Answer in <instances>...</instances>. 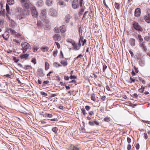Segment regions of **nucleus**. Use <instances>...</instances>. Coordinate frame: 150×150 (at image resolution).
I'll return each instance as SVG.
<instances>
[{
  "label": "nucleus",
  "instance_id": "1",
  "mask_svg": "<svg viewBox=\"0 0 150 150\" xmlns=\"http://www.w3.org/2000/svg\"><path fill=\"white\" fill-rule=\"evenodd\" d=\"M16 11L17 18L18 19L21 20L24 18V14L23 11L21 8L18 7L16 9Z\"/></svg>",
  "mask_w": 150,
  "mask_h": 150
},
{
  "label": "nucleus",
  "instance_id": "2",
  "mask_svg": "<svg viewBox=\"0 0 150 150\" xmlns=\"http://www.w3.org/2000/svg\"><path fill=\"white\" fill-rule=\"evenodd\" d=\"M46 9L43 10L42 11L40 16V18L41 20L46 23H48L49 21L46 17Z\"/></svg>",
  "mask_w": 150,
  "mask_h": 150
},
{
  "label": "nucleus",
  "instance_id": "3",
  "mask_svg": "<svg viewBox=\"0 0 150 150\" xmlns=\"http://www.w3.org/2000/svg\"><path fill=\"white\" fill-rule=\"evenodd\" d=\"M9 30H10L11 34L14 36L16 38L23 39V37L22 35L20 33L16 32L14 30L10 28Z\"/></svg>",
  "mask_w": 150,
  "mask_h": 150
},
{
  "label": "nucleus",
  "instance_id": "4",
  "mask_svg": "<svg viewBox=\"0 0 150 150\" xmlns=\"http://www.w3.org/2000/svg\"><path fill=\"white\" fill-rule=\"evenodd\" d=\"M22 46V49L23 53H24L28 49L31 48L30 45L28 43L26 42H24L21 44Z\"/></svg>",
  "mask_w": 150,
  "mask_h": 150
},
{
  "label": "nucleus",
  "instance_id": "5",
  "mask_svg": "<svg viewBox=\"0 0 150 150\" xmlns=\"http://www.w3.org/2000/svg\"><path fill=\"white\" fill-rule=\"evenodd\" d=\"M23 6L27 8H29L31 6L29 0H19Z\"/></svg>",
  "mask_w": 150,
  "mask_h": 150
},
{
  "label": "nucleus",
  "instance_id": "6",
  "mask_svg": "<svg viewBox=\"0 0 150 150\" xmlns=\"http://www.w3.org/2000/svg\"><path fill=\"white\" fill-rule=\"evenodd\" d=\"M133 27L136 30L142 31V29L139 24L136 22L134 21L133 23Z\"/></svg>",
  "mask_w": 150,
  "mask_h": 150
},
{
  "label": "nucleus",
  "instance_id": "7",
  "mask_svg": "<svg viewBox=\"0 0 150 150\" xmlns=\"http://www.w3.org/2000/svg\"><path fill=\"white\" fill-rule=\"evenodd\" d=\"M73 48L75 49V50H79L81 46V42H80V40L79 41V42L76 43L75 42L72 45Z\"/></svg>",
  "mask_w": 150,
  "mask_h": 150
},
{
  "label": "nucleus",
  "instance_id": "8",
  "mask_svg": "<svg viewBox=\"0 0 150 150\" xmlns=\"http://www.w3.org/2000/svg\"><path fill=\"white\" fill-rule=\"evenodd\" d=\"M79 2L78 0H74L72 2V7L74 9L79 8Z\"/></svg>",
  "mask_w": 150,
  "mask_h": 150
},
{
  "label": "nucleus",
  "instance_id": "9",
  "mask_svg": "<svg viewBox=\"0 0 150 150\" xmlns=\"http://www.w3.org/2000/svg\"><path fill=\"white\" fill-rule=\"evenodd\" d=\"M48 13L50 15L55 16L57 15V11L54 9L51 8L50 9Z\"/></svg>",
  "mask_w": 150,
  "mask_h": 150
},
{
  "label": "nucleus",
  "instance_id": "10",
  "mask_svg": "<svg viewBox=\"0 0 150 150\" xmlns=\"http://www.w3.org/2000/svg\"><path fill=\"white\" fill-rule=\"evenodd\" d=\"M31 12L32 16L34 17L37 18L38 16V13L35 7H32L31 9Z\"/></svg>",
  "mask_w": 150,
  "mask_h": 150
},
{
  "label": "nucleus",
  "instance_id": "11",
  "mask_svg": "<svg viewBox=\"0 0 150 150\" xmlns=\"http://www.w3.org/2000/svg\"><path fill=\"white\" fill-rule=\"evenodd\" d=\"M53 39L55 41H59L61 39V35L58 34H56L54 35L53 37Z\"/></svg>",
  "mask_w": 150,
  "mask_h": 150
},
{
  "label": "nucleus",
  "instance_id": "12",
  "mask_svg": "<svg viewBox=\"0 0 150 150\" xmlns=\"http://www.w3.org/2000/svg\"><path fill=\"white\" fill-rule=\"evenodd\" d=\"M144 18L146 22L150 23V13L144 16Z\"/></svg>",
  "mask_w": 150,
  "mask_h": 150
},
{
  "label": "nucleus",
  "instance_id": "13",
  "mask_svg": "<svg viewBox=\"0 0 150 150\" xmlns=\"http://www.w3.org/2000/svg\"><path fill=\"white\" fill-rule=\"evenodd\" d=\"M141 11L140 8H137L135 9L134 12V15L135 16L139 17L141 14Z\"/></svg>",
  "mask_w": 150,
  "mask_h": 150
},
{
  "label": "nucleus",
  "instance_id": "14",
  "mask_svg": "<svg viewBox=\"0 0 150 150\" xmlns=\"http://www.w3.org/2000/svg\"><path fill=\"white\" fill-rule=\"evenodd\" d=\"M140 46L142 48L144 51L146 52L147 50V48L145 44V42H141L140 43Z\"/></svg>",
  "mask_w": 150,
  "mask_h": 150
},
{
  "label": "nucleus",
  "instance_id": "15",
  "mask_svg": "<svg viewBox=\"0 0 150 150\" xmlns=\"http://www.w3.org/2000/svg\"><path fill=\"white\" fill-rule=\"evenodd\" d=\"M2 36L4 39L7 40L9 38V35L8 32L6 31L2 35Z\"/></svg>",
  "mask_w": 150,
  "mask_h": 150
},
{
  "label": "nucleus",
  "instance_id": "16",
  "mask_svg": "<svg viewBox=\"0 0 150 150\" xmlns=\"http://www.w3.org/2000/svg\"><path fill=\"white\" fill-rule=\"evenodd\" d=\"M58 1V4L59 5L64 7L66 5V4L62 0H57Z\"/></svg>",
  "mask_w": 150,
  "mask_h": 150
},
{
  "label": "nucleus",
  "instance_id": "17",
  "mask_svg": "<svg viewBox=\"0 0 150 150\" xmlns=\"http://www.w3.org/2000/svg\"><path fill=\"white\" fill-rule=\"evenodd\" d=\"M38 74L40 76H43L44 74L43 73L42 70L41 69H39L37 71Z\"/></svg>",
  "mask_w": 150,
  "mask_h": 150
},
{
  "label": "nucleus",
  "instance_id": "18",
  "mask_svg": "<svg viewBox=\"0 0 150 150\" xmlns=\"http://www.w3.org/2000/svg\"><path fill=\"white\" fill-rule=\"evenodd\" d=\"M135 40L134 39L131 38L129 40V43L132 46H134L135 45Z\"/></svg>",
  "mask_w": 150,
  "mask_h": 150
},
{
  "label": "nucleus",
  "instance_id": "19",
  "mask_svg": "<svg viewBox=\"0 0 150 150\" xmlns=\"http://www.w3.org/2000/svg\"><path fill=\"white\" fill-rule=\"evenodd\" d=\"M44 2L42 0H39L37 3L36 5L38 7H41L43 6Z\"/></svg>",
  "mask_w": 150,
  "mask_h": 150
},
{
  "label": "nucleus",
  "instance_id": "20",
  "mask_svg": "<svg viewBox=\"0 0 150 150\" xmlns=\"http://www.w3.org/2000/svg\"><path fill=\"white\" fill-rule=\"evenodd\" d=\"M71 17L69 15H67L65 18V21L66 23H69L70 21V19L71 18Z\"/></svg>",
  "mask_w": 150,
  "mask_h": 150
},
{
  "label": "nucleus",
  "instance_id": "21",
  "mask_svg": "<svg viewBox=\"0 0 150 150\" xmlns=\"http://www.w3.org/2000/svg\"><path fill=\"white\" fill-rule=\"evenodd\" d=\"M61 63L63 66L65 67L67 66L68 64L67 61V60H62L60 62Z\"/></svg>",
  "mask_w": 150,
  "mask_h": 150
},
{
  "label": "nucleus",
  "instance_id": "22",
  "mask_svg": "<svg viewBox=\"0 0 150 150\" xmlns=\"http://www.w3.org/2000/svg\"><path fill=\"white\" fill-rule=\"evenodd\" d=\"M53 3V0H46V3L48 6H51Z\"/></svg>",
  "mask_w": 150,
  "mask_h": 150
},
{
  "label": "nucleus",
  "instance_id": "23",
  "mask_svg": "<svg viewBox=\"0 0 150 150\" xmlns=\"http://www.w3.org/2000/svg\"><path fill=\"white\" fill-rule=\"evenodd\" d=\"M70 150H79V149L77 146L71 145Z\"/></svg>",
  "mask_w": 150,
  "mask_h": 150
},
{
  "label": "nucleus",
  "instance_id": "24",
  "mask_svg": "<svg viewBox=\"0 0 150 150\" xmlns=\"http://www.w3.org/2000/svg\"><path fill=\"white\" fill-rule=\"evenodd\" d=\"M60 29L61 32L62 33H64L66 31V29L64 26H62L60 27Z\"/></svg>",
  "mask_w": 150,
  "mask_h": 150
},
{
  "label": "nucleus",
  "instance_id": "25",
  "mask_svg": "<svg viewBox=\"0 0 150 150\" xmlns=\"http://www.w3.org/2000/svg\"><path fill=\"white\" fill-rule=\"evenodd\" d=\"M9 21L10 23V26L13 28H14L16 24L15 23L14 21L12 20H9Z\"/></svg>",
  "mask_w": 150,
  "mask_h": 150
},
{
  "label": "nucleus",
  "instance_id": "26",
  "mask_svg": "<svg viewBox=\"0 0 150 150\" xmlns=\"http://www.w3.org/2000/svg\"><path fill=\"white\" fill-rule=\"evenodd\" d=\"M29 56V54H23L21 55V58L22 59H25Z\"/></svg>",
  "mask_w": 150,
  "mask_h": 150
},
{
  "label": "nucleus",
  "instance_id": "27",
  "mask_svg": "<svg viewBox=\"0 0 150 150\" xmlns=\"http://www.w3.org/2000/svg\"><path fill=\"white\" fill-rule=\"evenodd\" d=\"M67 41L68 42L70 43L72 45L73 44V43L75 42V41L72 40V39H67Z\"/></svg>",
  "mask_w": 150,
  "mask_h": 150
},
{
  "label": "nucleus",
  "instance_id": "28",
  "mask_svg": "<svg viewBox=\"0 0 150 150\" xmlns=\"http://www.w3.org/2000/svg\"><path fill=\"white\" fill-rule=\"evenodd\" d=\"M49 48L47 47H44L41 48V50L43 52H45L48 51Z\"/></svg>",
  "mask_w": 150,
  "mask_h": 150
},
{
  "label": "nucleus",
  "instance_id": "29",
  "mask_svg": "<svg viewBox=\"0 0 150 150\" xmlns=\"http://www.w3.org/2000/svg\"><path fill=\"white\" fill-rule=\"evenodd\" d=\"M8 4L10 5H13L14 3V0H7Z\"/></svg>",
  "mask_w": 150,
  "mask_h": 150
},
{
  "label": "nucleus",
  "instance_id": "30",
  "mask_svg": "<svg viewBox=\"0 0 150 150\" xmlns=\"http://www.w3.org/2000/svg\"><path fill=\"white\" fill-rule=\"evenodd\" d=\"M144 39L147 41L150 42V36H146L144 38Z\"/></svg>",
  "mask_w": 150,
  "mask_h": 150
},
{
  "label": "nucleus",
  "instance_id": "31",
  "mask_svg": "<svg viewBox=\"0 0 150 150\" xmlns=\"http://www.w3.org/2000/svg\"><path fill=\"white\" fill-rule=\"evenodd\" d=\"M139 63L140 65L141 66H143L144 64V62L142 59H140V61L139 62Z\"/></svg>",
  "mask_w": 150,
  "mask_h": 150
},
{
  "label": "nucleus",
  "instance_id": "32",
  "mask_svg": "<svg viewBox=\"0 0 150 150\" xmlns=\"http://www.w3.org/2000/svg\"><path fill=\"white\" fill-rule=\"evenodd\" d=\"M138 38L139 39V40L140 42V43H141V42H143V39L142 38V36L139 35H138Z\"/></svg>",
  "mask_w": 150,
  "mask_h": 150
},
{
  "label": "nucleus",
  "instance_id": "33",
  "mask_svg": "<svg viewBox=\"0 0 150 150\" xmlns=\"http://www.w3.org/2000/svg\"><path fill=\"white\" fill-rule=\"evenodd\" d=\"M49 68V64L47 62L45 63V69L46 70H48Z\"/></svg>",
  "mask_w": 150,
  "mask_h": 150
},
{
  "label": "nucleus",
  "instance_id": "34",
  "mask_svg": "<svg viewBox=\"0 0 150 150\" xmlns=\"http://www.w3.org/2000/svg\"><path fill=\"white\" fill-rule=\"evenodd\" d=\"M58 129L56 127H54L52 128V131L55 133H56L58 131Z\"/></svg>",
  "mask_w": 150,
  "mask_h": 150
},
{
  "label": "nucleus",
  "instance_id": "35",
  "mask_svg": "<svg viewBox=\"0 0 150 150\" xmlns=\"http://www.w3.org/2000/svg\"><path fill=\"white\" fill-rule=\"evenodd\" d=\"M115 8L117 9H119L120 8V4L118 3H115Z\"/></svg>",
  "mask_w": 150,
  "mask_h": 150
},
{
  "label": "nucleus",
  "instance_id": "36",
  "mask_svg": "<svg viewBox=\"0 0 150 150\" xmlns=\"http://www.w3.org/2000/svg\"><path fill=\"white\" fill-rule=\"evenodd\" d=\"M58 53V51L57 50H55L53 51V56L54 57H56Z\"/></svg>",
  "mask_w": 150,
  "mask_h": 150
},
{
  "label": "nucleus",
  "instance_id": "37",
  "mask_svg": "<svg viewBox=\"0 0 150 150\" xmlns=\"http://www.w3.org/2000/svg\"><path fill=\"white\" fill-rule=\"evenodd\" d=\"M53 65H54V67H59L61 66V65H60L59 64H58L56 62L54 63L53 64Z\"/></svg>",
  "mask_w": 150,
  "mask_h": 150
},
{
  "label": "nucleus",
  "instance_id": "38",
  "mask_svg": "<svg viewBox=\"0 0 150 150\" xmlns=\"http://www.w3.org/2000/svg\"><path fill=\"white\" fill-rule=\"evenodd\" d=\"M85 8H82L79 12V14L80 15H82L83 12H84Z\"/></svg>",
  "mask_w": 150,
  "mask_h": 150
},
{
  "label": "nucleus",
  "instance_id": "39",
  "mask_svg": "<svg viewBox=\"0 0 150 150\" xmlns=\"http://www.w3.org/2000/svg\"><path fill=\"white\" fill-rule=\"evenodd\" d=\"M104 120L106 122H108L110 120V118L109 117H106L104 119Z\"/></svg>",
  "mask_w": 150,
  "mask_h": 150
},
{
  "label": "nucleus",
  "instance_id": "40",
  "mask_svg": "<svg viewBox=\"0 0 150 150\" xmlns=\"http://www.w3.org/2000/svg\"><path fill=\"white\" fill-rule=\"evenodd\" d=\"M40 93L42 96H47L48 95L46 93L43 91L40 92Z\"/></svg>",
  "mask_w": 150,
  "mask_h": 150
},
{
  "label": "nucleus",
  "instance_id": "41",
  "mask_svg": "<svg viewBox=\"0 0 150 150\" xmlns=\"http://www.w3.org/2000/svg\"><path fill=\"white\" fill-rule=\"evenodd\" d=\"M49 81H48V80L44 81L43 82V83H42L43 86H45V85L48 84L49 83Z\"/></svg>",
  "mask_w": 150,
  "mask_h": 150
},
{
  "label": "nucleus",
  "instance_id": "42",
  "mask_svg": "<svg viewBox=\"0 0 150 150\" xmlns=\"http://www.w3.org/2000/svg\"><path fill=\"white\" fill-rule=\"evenodd\" d=\"M54 31L56 33H58L59 31V28L58 27H55L54 29Z\"/></svg>",
  "mask_w": 150,
  "mask_h": 150
},
{
  "label": "nucleus",
  "instance_id": "43",
  "mask_svg": "<svg viewBox=\"0 0 150 150\" xmlns=\"http://www.w3.org/2000/svg\"><path fill=\"white\" fill-rule=\"evenodd\" d=\"M13 41L14 42L18 43H20L21 42V40H16V39H13Z\"/></svg>",
  "mask_w": 150,
  "mask_h": 150
},
{
  "label": "nucleus",
  "instance_id": "44",
  "mask_svg": "<svg viewBox=\"0 0 150 150\" xmlns=\"http://www.w3.org/2000/svg\"><path fill=\"white\" fill-rule=\"evenodd\" d=\"M130 80H131V81H129V82L130 83H132V82H134L135 80V79L132 78L131 77L130 78Z\"/></svg>",
  "mask_w": 150,
  "mask_h": 150
},
{
  "label": "nucleus",
  "instance_id": "45",
  "mask_svg": "<svg viewBox=\"0 0 150 150\" xmlns=\"http://www.w3.org/2000/svg\"><path fill=\"white\" fill-rule=\"evenodd\" d=\"M91 99L93 100L94 101H96V98L95 96L92 95L91 97Z\"/></svg>",
  "mask_w": 150,
  "mask_h": 150
},
{
  "label": "nucleus",
  "instance_id": "46",
  "mask_svg": "<svg viewBox=\"0 0 150 150\" xmlns=\"http://www.w3.org/2000/svg\"><path fill=\"white\" fill-rule=\"evenodd\" d=\"M69 78L71 79H75L76 78V77L74 76L71 75L69 77Z\"/></svg>",
  "mask_w": 150,
  "mask_h": 150
},
{
  "label": "nucleus",
  "instance_id": "47",
  "mask_svg": "<svg viewBox=\"0 0 150 150\" xmlns=\"http://www.w3.org/2000/svg\"><path fill=\"white\" fill-rule=\"evenodd\" d=\"M81 111L83 115H85L86 114V111L84 108H82Z\"/></svg>",
  "mask_w": 150,
  "mask_h": 150
},
{
  "label": "nucleus",
  "instance_id": "48",
  "mask_svg": "<svg viewBox=\"0 0 150 150\" xmlns=\"http://www.w3.org/2000/svg\"><path fill=\"white\" fill-rule=\"evenodd\" d=\"M55 43L56 44V45H57V47L59 49L60 47V46L59 44L57 42H55Z\"/></svg>",
  "mask_w": 150,
  "mask_h": 150
},
{
  "label": "nucleus",
  "instance_id": "49",
  "mask_svg": "<svg viewBox=\"0 0 150 150\" xmlns=\"http://www.w3.org/2000/svg\"><path fill=\"white\" fill-rule=\"evenodd\" d=\"M60 53V58H64V57L62 51H61Z\"/></svg>",
  "mask_w": 150,
  "mask_h": 150
},
{
  "label": "nucleus",
  "instance_id": "50",
  "mask_svg": "<svg viewBox=\"0 0 150 150\" xmlns=\"http://www.w3.org/2000/svg\"><path fill=\"white\" fill-rule=\"evenodd\" d=\"M144 138L145 139H146L148 138V137L147 136V134L146 133H144Z\"/></svg>",
  "mask_w": 150,
  "mask_h": 150
},
{
  "label": "nucleus",
  "instance_id": "51",
  "mask_svg": "<svg viewBox=\"0 0 150 150\" xmlns=\"http://www.w3.org/2000/svg\"><path fill=\"white\" fill-rule=\"evenodd\" d=\"M90 107L88 105H87L85 106V109L87 111L89 110L90 109Z\"/></svg>",
  "mask_w": 150,
  "mask_h": 150
},
{
  "label": "nucleus",
  "instance_id": "52",
  "mask_svg": "<svg viewBox=\"0 0 150 150\" xmlns=\"http://www.w3.org/2000/svg\"><path fill=\"white\" fill-rule=\"evenodd\" d=\"M69 78L68 76H64V79L65 80H68L69 79Z\"/></svg>",
  "mask_w": 150,
  "mask_h": 150
},
{
  "label": "nucleus",
  "instance_id": "53",
  "mask_svg": "<svg viewBox=\"0 0 150 150\" xmlns=\"http://www.w3.org/2000/svg\"><path fill=\"white\" fill-rule=\"evenodd\" d=\"M31 62L33 63L34 64H36V59L35 58H33Z\"/></svg>",
  "mask_w": 150,
  "mask_h": 150
},
{
  "label": "nucleus",
  "instance_id": "54",
  "mask_svg": "<svg viewBox=\"0 0 150 150\" xmlns=\"http://www.w3.org/2000/svg\"><path fill=\"white\" fill-rule=\"evenodd\" d=\"M127 142L129 143H130L131 142V140L130 138L129 137H127Z\"/></svg>",
  "mask_w": 150,
  "mask_h": 150
},
{
  "label": "nucleus",
  "instance_id": "55",
  "mask_svg": "<svg viewBox=\"0 0 150 150\" xmlns=\"http://www.w3.org/2000/svg\"><path fill=\"white\" fill-rule=\"evenodd\" d=\"M89 124L91 126H93L94 125V122L91 121H89Z\"/></svg>",
  "mask_w": 150,
  "mask_h": 150
},
{
  "label": "nucleus",
  "instance_id": "56",
  "mask_svg": "<svg viewBox=\"0 0 150 150\" xmlns=\"http://www.w3.org/2000/svg\"><path fill=\"white\" fill-rule=\"evenodd\" d=\"M134 98H137L138 97V95L136 93H134L133 96L131 95Z\"/></svg>",
  "mask_w": 150,
  "mask_h": 150
},
{
  "label": "nucleus",
  "instance_id": "57",
  "mask_svg": "<svg viewBox=\"0 0 150 150\" xmlns=\"http://www.w3.org/2000/svg\"><path fill=\"white\" fill-rule=\"evenodd\" d=\"M81 42H83L82 43V46H83L84 44L86 42V39H84V40H82Z\"/></svg>",
  "mask_w": 150,
  "mask_h": 150
},
{
  "label": "nucleus",
  "instance_id": "58",
  "mask_svg": "<svg viewBox=\"0 0 150 150\" xmlns=\"http://www.w3.org/2000/svg\"><path fill=\"white\" fill-rule=\"evenodd\" d=\"M108 0H103V2L104 5L106 7H107V4L106 3V1H108Z\"/></svg>",
  "mask_w": 150,
  "mask_h": 150
},
{
  "label": "nucleus",
  "instance_id": "59",
  "mask_svg": "<svg viewBox=\"0 0 150 150\" xmlns=\"http://www.w3.org/2000/svg\"><path fill=\"white\" fill-rule=\"evenodd\" d=\"M144 89H142V88H140L139 90V91L141 93H142L144 91Z\"/></svg>",
  "mask_w": 150,
  "mask_h": 150
},
{
  "label": "nucleus",
  "instance_id": "60",
  "mask_svg": "<svg viewBox=\"0 0 150 150\" xmlns=\"http://www.w3.org/2000/svg\"><path fill=\"white\" fill-rule=\"evenodd\" d=\"M136 148L137 150H138L139 148V144H137L136 145Z\"/></svg>",
  "mask_w": 150,
  "mask_h": 150
},
{
  "label": "nucleus",
  "instance_id": "61",
  "mask_svg": "<svg viewBox=\"0 0 150 150\" xmlns=\"http://www.w3.org/2000/svg\"><path fill=\"white\" fill-rule=\"evenodd\" d=\"M134 70H135V71L136 73H138V71H139L138 70V68H137L136 67L134 66Z\"/></svg>",
  "mask_w": 150,
  "mask_h": 150
},
{
  "label": "nucleus",
  "instance_id": "62",
  "mask_svg": "<svg viewBox=\"0 0 150 150\" xmlns=\"http://www.w3.org/2000/svg\"><path fill=\"white\" fill-rule=\"evenodd\" d=\"M3 21L2 20H0V25L1 26H2L3 25Z\"/></svg>",
  "mask_w": 150,
  "mask_h": 150
},
{
  "label": "nucleus",
  "instance_id": "63",
  "mask_svg": "<svg viewBox=\"0 0 150 150\" xmlns=\"http://www.w3.org/2000/svg\"><path fill=\"white\" fill-rule=\"evenodd\" d=\"M131 148V146L129 144L127 146V149L128 150H129Z\"/></svg>",
  "mask_w": 150,
  "mask_h": 150
},
{
  "label": "nucleus",
  "instance_id": "64",
  "mask_svg": "<svg viewBox=\"0 0 150 150\" xmlns=\"http://www.w3.org/2000/svg\"><path fill=\"white\" fill-rule=\"evenodd\" d=\"M94 124H96V125H98L99 124V123L98 122L96 121H94Z\"/></svg>",
  "mask_w": 150,
  "mask_h": 150
}]
</instances>
